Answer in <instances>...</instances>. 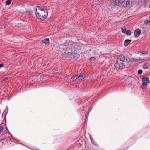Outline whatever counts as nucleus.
<instances>
[{"label":"nucleus","instance_id":"obj_1","mask_svg":"<svg viewBox=\"0 0 150 150\" xmlns=\"http://www.w3.org/2000/svg\"><path fill=\"white\" fill-rule=\"evenodd\" d=\"M36 10L35 12L37 17L40 19L43 20L45 19L48 16V11L47 9L42 8L40 6L38 7Z\"/></svg>","mask_w":150,"mask_h":150},{"label":"nucleus","instance_id":"obj_2","mask_svg":"<svg viewBox=\"0 0 150 150\" xmlns=\"http://www.w3.org/2000/svg\"><path fill=\"white\" fill-rule=\"evenodd\" d=\"M126 57L123 55L118 56L117 59V62L114 64V66L116 68H123L124 66V62Z\"/></svg>","mask_w":150,"mask_h":150},{"label":"nucleus","instance_id":"obj_3","mask_svg":"<svg viewBox=\"0 0 150 150\" xmlns=\"http://www.w3.org/2000/svg\"><path fill=\"white\" fill-rule=\"evenodd\" d=\"M112 4L116 5L126 6L130 5V2L129 0H116L113 1Z\"/></svg>","mask_w":150,"mask_h":150},{"label":"nucleus","instance_id":"obj_4","mask_svg":"<svg viewBox=\"0 0 150 150\" xmlns=\"http://www.w3.org/2000/svg\"><path fill=\"white\" fill-rule=\"evenodd\" d=\"M142 84L141 86V88L142 89L146 88L147 86L148 83H150V82L149 79L148 77H144L142 79Z\"/></svg>","mask_w":150,"mask_h":150},{"label":"nucleus","instance_id":"obj_5","mask_svg":"<svg viewBox=\"0 0 150 150\" xmlns=\"http://www.w3.org/2000/svg\"><path fill=\"white\" fill-rule=\"evenodd\" d=\"M141 33L140 30L139 29H136L134 32V34L135 35V36L137 37H139Z\"/></svg>","mask_w":150,"mask_h":150},{"label":"nucleus","instance_id":"obj_6","mask_svg":"<svg viewBox=\"0 0 150 150\" xmlns=\"http://www.w3.org/2000/svg\"><path fill=\"white\" fill-rule=\"evenodd\" d=\"M86 77V76L84 77L81 75H77V81H80L83 80Z\"/></svg>","mask_w":150,"mask_h":150},{"label":"nucleus","instance_id":"obj_7","mask_svg":"<svg viewBox=\"0 0 150 150\" xmlns=\"http://www.w3.org/2000/svg\"><path fill=\"white\" fill-rule=\"evenodd\" d=\"M130 40L127 39L125 41L124 45L125 46H127L131 42Z\"/></svg>","mask_w":150,"mask_h":150},{"label":"nucleus","instance_id":"obj_8","mask_svg":"<svg viewBox=\"0 0 150 150\" xmlns=\"http://www.w3.org/2000/svg\"><path fill=\"white\" fill-rule=\"evenodd\" d=\"M42 42L46 44H49V39L48 38H46L43 40Z\"/></svg>","mask_w":150,"mask_h":150},{"label":"nucleus","instance_id":"obj_9","mask_svg":"<svg viewBox=\"0 0 150 150\" xmlns=\"http://www.w3.org/2000/svg\"><path fill=\"white\" fill-rule=\"evenodd\" d=\"M71 80L72 81H77V75L72 77L71 78Z\"/></svg>","mask_w":150,"mask_h":150},{"label":"nucleus","instance_id":"obj_10","mask_svg":"<svg viewBox=\"0 0 150 150\" xmlns=\"http://www.w3.org/2000/svg\"><path fill=\"white\" fill-rule=\"evenodd\" d=\"M12 0H7L6 2V4L7 5H9L10 4Z\"/></svg>","mask_w":150,"mask_h":150},{"label":"nucleus","instance_id":"obj_11","mask_svg":"<svg viewBox=\"0 0 150 150\" xmlns=\"http://www.w3.org/2000/svg\"><path fill=\"white\" fill-rule=\"evenodd\" d=\"M122 32L124 34H126V33L127 31L126 29L125 28H122Z\"/></svg>","mask_w":150,"mask_h":150},{"label":"nucleus","instance_id":"obj_12","mask_svg":"<svg viewBox=\"0 0 150 150\" xmlns=\"http://www.w3.org/2000/svg\"><path fill=\"white\" fill-rule=\"evenodd\" d=\"M90 60L91 61H92L93 62H94L96 61V58H95V57H91L90 58Z\"/></svg>","mask_w":150,"mask_h":150},{"label":"nucleus","instance_id":"obj_13","mask_svg":"<svg viewBox=\"0 0 150 150\" xmlns=\"http://www.w3.org/2000/svg\"><path fill=\"white\" fill-rule=\"evenodd\" d=\"M143 68L144 69H147L148 68L146 63H144L143 65Z\"/></svg>","mask_w":150,"mask_h":150},{"label":"nucleus","instance_id":"obj_14","mask_svg":"<svg viewBox=\"0 0 150 150\" xmlns=\"http://www.w3.org/2000/svg\"><path fill=\"white\" fill-rule=\"evenodd\" d=\"M126 34L127 35H130L131 34V31L129 30H127Z\"/></svg>","mask_w":150,"mask_h":150},{"label":"nucleus","instance_id":"obj_15","mask_svg":"<svg viewBox=\"0 0 150 150\" xmlns=\"http://www.w3.org/2000/svg\"><path fill=\"white\" fill-rule=\"evenodd\" d=\"M6 109L5 110V112H4V113H5V114L6 115V114H7V113H8V107H6Z\"/></svg>","mask_w":150,"mask_h":150},{"label":"nucleus","instance_id":"obj_16","mask_svg":"<svg viewBox=\"0 0 150 150\" xmlns=\"http://www.w3.org/2000/svg\"><path fill=\"white\" fill-rule=\"evenodd\" d=\"M3 129L4 127L1 126H0V134L3 131Z\"/></svg>","mask_w":150,"mask_h":150},{"label":"nucleus","instance_id":"obj_17","mask_svg":"<svg viewBox=\"0 0 150 150\" xmlns=\"http://www.w3.org/2000/svg\"><path fill=\"white\" fill-rule=\"evenodd\" d=\"M90 138L91 142L93 143V144H94L95 142L93 140V138L91 136H90Z\"/></svg>","mask_w":150,"mask_h":150},{"label":"nucleus","instance_id":"obj_18","mask_svg":"<svg viewBox=\"0 0 150 150\" xmlns=\"http://www.w3.org/2000/svg\"><path fill=\"white\" fill-rule=\"evenodd\" d=\"M142 72V70L140 69L138 71V73L139 74H140Z\"/></svg>","mask_w":150,"mask_h":150},{"label":"nucleus","instance_id":"obj_19","mask_svg":"<svg viewBox=\"0 0 150 150\" xmlns=\"http://www.w3.org/2000/svg\"><path fill=\"white\" fill-rule=\"evenodd\" d=\"M6 128L7 129V130L5 131V133H8L9 134H10V132H9V130H8V128L7 127H6Z\"/></svg>","mask_w":150,"mask_h":150},{"label":"nucleus","instance_id":"obj_20","mask_svg":"<svg viewBox=\"0 0 150 150\" xmlns=\"http://www.w3.org/2000/svg\"><path fill=\"white\" fill-rule=\"evenodd\" d=\"M140 53L141 54V55H142L143 54H145L147 53V52L146 51H144L143 52H140Z\"/></svg>","mask_w":150,"mask_h":150},{"label":"nucleus","instance_id":"obj_21","mask_svg":"<svg viewBox=\"0 0 150 150\" xmlns=\"http://www.w3.org/2000/svg\"><path fill=\"white\" fill-rule=\"evenodd\" d=\"M145 23H146V24H147V23H150V20H149V21L146 20V21H145Z\"/></svg>","mask_w":150,"mask_h":150},{"label":"nucleus","instance_id":"obj_22","mask_svg":"<svg viewBox=\"0 0 150 150\" xmlns=\"http://www.w3.org/2000/svg\"><path fill=\"white\" fill-rule=\"evenodd\" d=\"M4 66V64H0V68H1L2 67H3Z\"/></svg>","mask_w":150,"mask_h":150},{"label":"nucleus","instance_id":"obj_23","mask_svg":"<svg viewBox=\"0 0 150 150\" xmlns=\"http://www.w3.org/2000/svg\"><path fill=\"white\" fill-rule=\"evenodd\" d=\"M8 78L7 77H6V78H4L2 80V81H4L6 79H7Z\"/></svg>","mask_w":150,"mask_h":150}]
</instances>
